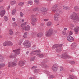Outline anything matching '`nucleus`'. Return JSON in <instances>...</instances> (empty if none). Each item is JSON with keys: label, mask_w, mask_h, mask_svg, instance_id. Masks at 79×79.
I'll return each mask as SVG.
<instances>
[{"label": "nucleus", "mask_w": 79, "mask_h": 79, "mask_svg": "<svg viewBox=\"0 0 79 79\" xmlns=\"http://www.w3.org/2000/svg\"><path fill=\"white\" fill-rule=\"evenodd\" d=\"M23 30H25L26 31H28L30 29V26L29 25H27L25 27L23 28Z\"/></svg>", "instance_id": "nucleus-18"}, {"label": "nucleus", "mask_w": 79, "mask_h": 79, "mask_svg": "<svg viewBox=\"0 0 79 79\" xmlns=\"http://www.w3.org/2000/svg\"><path fill=\"white\" fill-rule=\"evenodd\" d=\"M6 13V12L5 10H2L0 13V15L1 17H3L5 15Z\"/></svg>", "instance_id": "nucleus-17"}, {"label": "nucleus", "mask_w": 79, "mask_h": 79, "mask_svg": "<svg viewBox=\"0 0 79 79\" xmlns=\"http://www.w3.org/2000/svg\"><path fill=\"white\" fill-rule=\"evenodd\" d=\"M16 2L15 1H13L10 2V4L11 5H14V4H15Z\"/></svg>", "instance_id": "nucleus-30"}, {"label": "nucleus", "mask_w": 79, "mask_h": 79, "mask_svg": "<svg viewBox=\"0 0 79 79\" xmlns=\"http://www.w3.org/2000/svg\"><path fill=\"white\" fill-rule=\"evenodd\" d=\"M67 39L68 41L69 42H73V41H74V38L70 35H69L67 37Z\"/></svg>", "instance_id": "nucleus-14"}, {"label": "nucleus", "mask_w": 79, "mask_h": 79, "mask_svg": "<svg viewBox=\"0 0 79 79\" xmlns=\"http://www.w3.org/2000/svg\"><path fill=\"white\" fill-rule=\"evenodd\" d=\"M23 45L26 48H29L31 46V42L29 41H25L23 43Z\"/></svg>", "instance_id": "nucleus-6"}, {"label": "nucleus", "mask_w": 79, "mask_h": 79, "mask_svg": "<svg viewBox=\"0 0 79 79\" xmlns=\"http://www.w3.org/2000/svg\"><path fill=\"white\" fill-rule=\"evenodd\" d=\"M24 61H19V64L20 66H23L24 64Z\"/></svg>", "instance_id": "nucleus-21"}, {"label": "nucleus", "mask_w": 79, "mask_h": 79, "mask_svg": "<svg viewBox=\"0 0 79 79\" xmlns=\"http://www.w3.org/2000/svg\"><path fill=\"white\" fill-rule=\"evenodd\" d=\"M37 21V19L36 18H35L31 19V21L33 23H36Z\"/></svg>", "instance_id": "nucleus-23"}, {"label": "nucleus", "mask_w": 79, "mask_h": 79, "mask_svg": "<svg viewBox=\"0 0 79 79\" xmlns=\"http://www.w3.org/2000/svg\"><path fill=\"white\" fill-rule=\"evenodd\" d=\"M63 8L64 10H66V6H63Z\"/></svg>", "instance_id": "nucleus-49"}, {"label": "nucleus", "mask_w": 79, "mask_h": 79, "mask_svg": "<svg viewBox=\"0 0 79 79\" xmlns=\"http://www.w3.org/2000/svg\"><path fill=\"white\" fill-rule=\"evenodd\" d=\"M37 68V66H33L31 68V69H35Z\"/></svg>", "instance_id": "nucleus-43"}, {"label": "nucleus", "mask_w": 79, "mask_h": 79, "mask_svg": "<svg viewBox=\"0 0 79 79\" xmlns=\"http://www.w3.org/2000/svg\"><path fill=\"white\" fill-rule=\"evenodd\" d=\"M69 78L67 79H77V77H75L74 76L71 75H69Z\"/></svg>", "instance_id": "nucleus-20"}, {"label": "nucleus", "mask_w": 79, "mask_h": 79, "mask_svg": "<svg viewBox=\"0 0 79 79\" xmlns=\"http://www.w3.org/2000/svg\"><path fill=\"white\" fill-rule=\"evenodd\" d=\"M70 18L74 21H75L76 23L77 21H79V17L77 15V14L75 12H73V14L71 15Z\"/></svg>", "instance_id": "nucleus-4"}, {"label": "nucleus", "mask_w": 79, "mask_h": 79, "mask_svg": "<svg viewBox=\"0 0 79 79\" xmlns=\"http://www.w3.org/2000/svg\"><path fill=\"white\" fill-rule=\"evenodd\" d=\"M27 23V22H26L23 23L21 25V27H23V26H24V25H26Z\"/></svg>", "instance_id": "nucleus-39"}, {"label": "nucleus", "mask_w": 79, "mask_h": 79, "mask_svg": "<svg viewBox=\"0 0 79 79\" xmlns=\"http://www.w3.org/2000/svg\"><path fill=\"white\" fill-rule=\"evenodd\" d=\"M47 0V1H52V0Z\"/></svg>", "instance_id": "nucleus-63"}, {"label": "nucleus", "mask_w": 79, "mask_h": 79, "mask_svg": "<svg viewBox=\"0 0 79 79\" xmlns=\"http://www.w3.org/2000/svg\"><path fill=\"white\" fill-rule=\"evenodd\" d=\"M63 44H55L52 46V48L53 49L56 48V52L59 53V52H61V50H62V48H61Z\"/></svg>", "instance_id": "nucleus-2"}, {"label": "nucleus", "mask_w": 79, "mask_h": 79, "mask_svg": "<svg viewBox=\"0 0 79 79\" xmlns=\"http://www.w3.org/2000/svg\"><path fill=\"white\" fill-rule=\"evenodd\" d=\"M70 27H74V25H73V24H72V23H70Z\"/></svg>", "instance_id": "nucleus-42"}, {"label": "nucleus", "mask_w": 79, "mask_h": 79, "mask_svg": "<svg viewBox=\"0 0 79 79\" xmlns=\"http://www.w3.org/2000/svg\"><path fill=\"white\" fill-rule=\"evenodd\" d=\"M0 26H2V23H0Z\"/></svg>", "instance_id": "nucleus-64"}, {"label": "nucleus", "mask_w": 79, "mask_h": 79, "mask_svg": "<svg viewBox=\"0 0 79 79\" xmlns=\"http://www.w3.org/2000/svg\"><path fill=\"white\" fill-rule=\"evenodd\" d=\"M3 0H0V2H2Z\"/></svg>", "instance_id": "nucleus-61"}, {"label": "nucleus", "mask_w": 79, "mask_h": 79, "mask_svg": "<svg viewBox=\"0 0 79 79\" xmlns=\"http://www.w3.org/2000/svg\"><path fill=\"white\" fill-rule=\"evenodd\" d=\"M36 3H39V2L38 0H35L34 1Z\"/></svg>", "instance_id": "nucleus-44"}, {"label": "nucleus", "mask_w": 79, "mask_h": 79, "mask_svg": "<svg viewBox=\"0 0 79 79\" xmlns=\"http://www.w3.org/2000/svg\"><path fill=\"white\" fill-rule=\"evenodd\" d=\"M43 35V33H38L37 35V36L38 37H42Z\"/></svg>", "instance_id": "nucleus-26"}, {"label": "nucleus", "mask_w": 79, "mask_h": 79, "mask_svg": "<svg viewBox=\"0 0 79 79\" xmlns=\"http://www.w3.org/2000/svg\"><path fill=\"white\" fill-rule=\"evenodd\" d=\"M28 53H29V52L27 51L26 52L27 55H28Z\"/></svg>", "instance_id": "nucleus-59"}, {"label": "nucleus", "mask_w": 79, "mask_h": 79, "mask_svg": "<svg viewBox=\"0 0 79 79\" xmlns=\"http://www.w3.org/2000/svg\"><path fill=\"white\" fill-rule=\"evenodd\" d=\"M16 22H14L13 24V26L14 27H15V26H16Z\"/></svg>", "instance_id": "nucleus-45"}, {"label": "nucleus", "mask_w": 79, "mask_h": 79, "mask_svg": "<svg viewBox=\"0 0 79 79\" xmlns=\"http://www.w3.org/2000/svg\"><path fill=\"white\" fill-rule=\"evenodd\" d=\"M20 15L21 17H23L24 15V14L23 13V12H20Z\"/></svg>", "instance_id": "nucleus-40"}, {"label": "nucleus", "mask_w": 79, "mask_h": 79, "mask_svg": "<svg viewBox=\"0 0 79 79\" xmlns=\"http://www.w3.org/2000/svg\"><path fill=\"white\" fill-rule=\"evenodd\" d=\"M10 9V6H8L7 7V10H9Z\"/></svg>", "instance_id": "nucleus-56"}, {"label": "nucleus", "mask_w": 79, "mask_h": 79, "mask_svg": "<svg viewBox=\"0 0 79 79\" xmlns=\"http://www.w3.org/2000/svg\"><path fill=\"white\" fill-rule=\"evenodd\" d=\"M39 64L42 66L43 68H45L47 67V65L45 64V61H44V60L41 62V63H39Z\"/></svg>", "instance_id": "nucleus-8"}, {"label": "nucleus", "mask_w": 79, "mask_h": 79, "mask_svg": "<svg viewBox=\"0 0 79 79\" xmlns=\"http://www.w3.org/2000/svg\"><path fill=\"white\" fill-rule=\"evenodd\" d=\"M40 70L39 69H36L34 70V73H39V72Z\"/></svg>", "instance_id": "nucleus-29"}, {"label": "nucleus", "mask_w": 79, "mask_h": 79, "mask_svg": "<svg viewBox=\"0 0 79 79\" xmlns=\"http://www.w3.org/2000/svg\"><path fill=\"white\" fill-rule=\"evenodd\" d=\"M49 19H44L43 20L44 21H48L49 20Z\"/></svg>", "instance_id": "nucleus-48"}, {"label": "nucleus", "mask_w": 79, "mask_h": 79, "mask_svg": "<svg viewBox=\"0 0 79 79\" xmlns=\"http://www.w3.org/2000/svg\"><path fill=\"white\" fill-rule=\"evenodd\" d=\"M66 10H70V7L66 6Z\"/></svg>", "instance_id": "nucleus-46"}, {"label": "nucleus", "mask_w": 79, "mask_h": 79, "mask_svg": "<svg viewBox=\"0 0 79 79\" xmlns=\"http://www.w3.org/2000/svg\"><path fill=\"white\" fill-rule=\"evenodd\" d=\"M77 46V44L76 43H73L71 45V47L73 48H75Z\"/></svg>", "instance_id": "nucleus-22"}, {"label": "nucleus", "mask_w": 79, "mask_h": 79, "mask_svg": "<svg viewBox=\"0 0 79 79\" xmlns=\"http://www.w3.org/2000/svg\"><path fill=\"white\" fill-rule=\"evenodd\" d=\"M62 56L61 57L64 59H66V58H71V56L68 55L66 53H65L62 54Z\"/></svg>", "instance_id": "nucleus-10"}, {"label": "nucleus", "mask_w": 79, "mask_h": 79, "mask_svg": "<svg viewBox=\"0 0 79 79\" xmlns=\"http://www.w3.org/2000/svg\"><path fill=\"white\" fill-rule=\"evenodd\" d=\"M47 25L48 26H50L52 25V23L50 22H49L47 23Z\"/></svg>", "instance_id": "nucleus-31"}, {"label": "nucleus", "mask_w": 79, "mask_h": 79, "mask_svg": "<svg viewBox=\"0 0 79 79\" xmlns=\"http://www.w3.org/2000/svg\"><path fill=\"white\" fill-rule=\"evenodd\" d=\"M5 66V64L3 63H2L0 64V68H3L4 66Z\"/></svg>", "instance_id": "nucleus-27"}, {"label": "nucleus", "mask_w": 79, "mask_h": 79, "mask_svg": "<svg viewBox=\"0 0 79 79\" xmlns=\"http://www.w3.org/2000/svg\"><path fill=\"white\" fill-rule=\"evenodd\" d=\"M36 55L37 56H38L40 58H42L44 57V54H39V53H37V54H36Z\"/></svg>", "instance_id": "nucleus-16"}, {"label": "nucleus", "mask_w": 79, "mask_h": 79, "mask_svg": "<svg viewBox=\"0 0 79 79\" xmlns=\"http://www.w3.org/2000/svg\"><path fill=\"white\" fill-rule=\"evenodd\" d=\"M40 52H41L40 50L39 49V50H36L35 51L32 52H31L30 55L31 56H32L33 55H36V54H37V53H40Z\"/></svg>", "instance_id": "nucleus-12"}, {"label": "nucleus", "mask_w": 79, "mask_h": 79, "mask_svg": "<svg viewBox=\"0 0 79 79\" xmlns=\"http://www.w3.org/2000/svg\"><path fill=\"white\" fill-rule=\"evenodd\" d=\"M34 60H35V57H32L31 58L30 61H34Z\"/></svg>", "instance_id": "nucleus-34"}, {"label": "nucleus", "mask_w": 79, "mask_h": 79, "mask_svg": "<svg viewBox=\"0 0 79 79\" xmlns=\"http://www.w3.org/2000/svg\"><path fill=\"white\" fill-rule=\"evenodd\" d=\"M0 59L2 60H3V59H4V57H3V56H0Z\"/></svg>", "instance_id": "nucleus-47"}, {"label": "nucleus", "mask_w": 79, "mask_h": 79, "mask_svg": "<svg viewBox=\"0 0 79 79\" xmlns=\"http://www.w3.org/2000/svg\"><path fill=\"white\" fill-rule=\"evenodd\" d=\"M62 32L63 34L64 35H65V34H66V31H62Z\"/></svg>", "instance_id": "nucleus-52"}, {"label": "nucleus", "mask_w": 79, "mask_h": 79, "mask_svg": "<svg viewBox=\"0 0 79 79\" xmlns=\"http://www.w3.org/2000/svg\"><path fill=\"white\" fill-rule=\"evenodd\" d=\"M50 77L52 79H53V78H54V77H55V76L53 75H51L50 76Z\"/></svg>", "instance_id": "nucleus-50"}, {"label": "nucleus", "mask_w": 79, "mask_h": 79, "mask_svg": "<svg viewBox=\"0 0 79 79\" xmlns=\"http://www.w3.org/2000/svg\"><path fill=\"white\" fill-rule=\"evenodd\" d=\"M3 46H6V45H13V43L10 41H6L3 44Z\"/></svg>", "instance_id": "nucleus-11"}, {"label": "nucleus", "mask_w": 79, "mask_h": 79, "mask_svg": "<svg viewBox=\"0 0 79 79\" xmlns=\"http://www.w3.org/2000/svg\"><path fill=\"white\" fill-rule=\"evenodd\" d=\"M9 34L10 35H13V31L12 30H10L9 31Z\"/></svg>", "instance_id": "nucleus-37"}, {"label": "nucleus", "mask_w": 79, "mask_h": 79, "mask_svg": "<svg viewBox=\"0 0 79 79\" xmlns=\"http://www.w3.org/2000/svg\"><path fill=\"white\" fill-rule=\"evenodd\" d=\"M31 23L32 24L33 26H35V23Z\"/></svg>", "instance_id": "nucleus-58"}, {"label": "nucleus", "mask_w": 79, "mask_h": 79, "mask_svg": "<svg viewBox=\"0 0 79 79\" xmlns=\"http://www.w3.org/2000/svg\"><path fill=\"white\" fill-rule=\"evenodd\" d=\"M74 10L76 11H79V7L77 6H75L74 7Z\"/></svg>", "instance_id": "nucleus-24"}, {"label": "nucleus", "mask_w": 79, "mask_h": 79, "mask_svg": "<svg viewBox=\"0 0 79 79\" xmlns=\"http://www.w3.org/2000/svg\"><path fill=\"white\" fill-rule=\"evenodd\" d=\"M16 13V10L14 9L12 11V15H14V14H15Z\"/></svg>", "instance_id": "nucleus-38"}, {"label": "nucleus", "mask_w": 79, "mask_h": 79, "mask_svg": "<svg viewBox=\"0 0 79 79\" xmlns=\"http://www.w3.org/2000/svg\"><path fill=\"white\" fill-rule=\"evenodd\" d=\"M39 7H37L36 8H34L33 10L34 11H39Z\"/></svg>", "instance_id": "nucleus-25"}, {"label": "nucleus", "mask_w": 79, "mask_h": 79, "mask_svg": "<svg viewBox=\"0 0 79 79\" xmlns=\"http://www.w3.org/2000/svg\"><path fill=\"white\" fill-rule=\"evenodd\" d=\"M2 36L0 35V39H1V38H2Z\"/></svg>", "instance_id": "nucleus-62"}, {"label": "nucleus", "mask_w": 79, "mask_h": 79, "mask_svg": "<svg viewBox=\"0 0 79 79\" xmlns=\"http://www.w3.org/2000/svg\"><path fill=\"white\" fill-rule=\"evenodd\" d=\"M60 71H63V68L62 67H60Z\"/></svg>", "instance_id": "nucleus-51"}, {"label": "nucleus", "mask_w": 79, "mask_h": 79, "mask_svg": "<svg viewBox=\"0 0 79 79\" xmlns=\"http://www.w3.org/2000/svg\"><path fill=\"white\" fill-rule=\"evenodd\" d=\"M57 8V6L56 5H55L53 6L52 8V11L55 14L57 15H59L61 13V10L59 9H56Z\"/></svg>", "instance_id": "nucleus-3"}, {"label": "nucleus", "mask_w": 79, "mask_h": 79, "mask_svg": "<svg viewBox=\"0 0 79 79\" xmlns=\"http://www.w3.org/2000/svg\"><path fill=\"white\" fill-rule=\"evenodd\" d=\"M60 17V15L59 14H55L54 15V20L56 21H57L58 20V18Z\"/></svg>", "instance_id": "nucleus-15"}, {"label": "nucleus", "mask_w": 79, "mask_h": 79, "mask_svg": "<svg viewBox=\"0 0 79 79\" xmlns=\"http://www.w3.org/2000/svg\"><path fill=\"white\" fill-rule=\"evenodd\" d=\"M66 30H67V28H64V31H66Z\"/></svg>", "instance_id": "nucleus-57"}, {"label": "nucleus", "mask_w": 79, "mask_h": 79, "mask_svg": "<svg viewBox=\"0 0 79 79\" xmlns=\"http://www.w3.org/2000/svg\"><path fill=\"white\" fill-rule=\"evenodd\" d=\"M58 65L56 64H54L52 67V69L54 71H56L58 70Z\"/></svg>", "instance_id": "nucleus-9"}, {"label": "nucleus", "mask_w": 79, "mask_h": 79, "mask_svg": "<svg viewBox=\"0 0 79 79\" xmlns=\"http://www.w3.org/2000/svg\"><path fill=\"white\" fill-rule=\"evenodd\" d=\"M8 19V17L6 16H5L4 17V19L5 21H7Z\"/></svg>", "instance_id": "nucleus-33"}, {"label": "nucleus", "mask_w": 79, "mask_h": 79, "mask_svg": "<svg viewBox=\"0 0 79 79\" xmlns=\"http://www.w3.org/2000/svg\"><path fill=\"white\" fill-rule=\"evenodd\" d=\"M9 67H12V66H16L17 64L16 63L12 62H9L8 63Z\"/></svg>", "instance_id": "nucleus-13"}, {"label": "nucleus", "mask_w": 79, "mask_h": 79, "mask_svg": "<svg viewBox=\"0 0 79 79\" xmlns=\"http://www.w3.org/2000/svg\"><path fill=\"white\" fill-rule=\"evenodd\" d=\"M74 31H75V32L76 34H78V32H79V27H77L76 28H75Z\"/></svg>", "instance_id": "nucleus-19"}, {"label": "nucleus", "mask_w": 79, "mask_h": 79, "mask_svg": "<svg viewBox=\"0 0 79 79\" xmlns=\"http://www.w3.org/2000/svg\"><path fill=\"white\" fill-rule=\"evenodd\" d=\"M70 35H73V32L72 31H70L69 32Z\"/></svg>", "instance_id": "nucleus-53"}, {"label": "nucleus", "mask_w": 79, "mask_h": 79, "mask_svg": "<svg viewBox=\"0 0 79 79\" xmlns=\"http://www.w3.org/2000/svg\"><path fill=\"white\" fill-rule=\"evenodd\" d=\"M31 18H34V17H35V15H31Z\"/></svg>", "instance_id": "nucleus-54"}, {"label": "nucleus", "mask_w": 79, "mask_h": 79, "mask_svg": "<svg viewBox=\"0 0 79 79\" xmlns=\"http://www.w3.org/2000/svg\"><path fill=\"white\" fill-rule=\"evenodd\" d=\"M12 19L13 21H15V18H12Z\"/></svg>", "instance_id": "nucleus-55"}, {"label": "nucleus", "mask_w": 79, "mask_h": 79, "mask_svg": "<svg viewBox=\"0 0 79 79\" xmlns=\"http://www.w3.org/2000/svg\"><path fill=\"white\" fill-rule=\"evenodd\" d=\"M53 34V31L52 29H50L48 31L46 32L45 35L46 37H51Z\"/></svg>", "instance_id": "nucleus-5"}, {"label": "nucleus", "mask_w": 79, "mask_h": 79, "mask_svg": "<svg viewBox=\"0 0 79 79\" xmlns=\"http://www.w3.org/2000/svg\"><path fill=\"white\" fill-rule=\"evenodd\" d=\"M23 37H24V38H26V37H27V32L24 33L23 35Z\"/></svg>", "instance_id": "nucleus-36"}, {"label": "nucleus", "mask_w": 79, "mask_h": 79, "mask_svg": "<svg viewBox=\"0 0 79 79\" xmlns=\"http://www.w3.org/2000/svg\"><path fill=\"white\" fill-rule=\"evenodd\" d=\"M28 5H29L30 4V5H32V1H28Z\"/></svg>", "instance_id": "nucleus-32"}, {"label": "nucleus", "mask_w": 79, "mask_h": 79, "mask_svg": "<svg viewBox=\"0 0 79 79\" xmlns=\"http://www.w3.org/2000/svg\"><path fill=\"white\" fill-rule=\"evenodd\" d=\"M19 5V6H23V5H24V3L23 2H20Z\"/></svg>", "instance_id": "nucleus-35"}, {"label": "nucleus", "mask_w": 79, "mask_h": 79, "mask_svg": "<svg viewBox=\"0 0 79 79\" xmlns=\"http://www.w3.org/2000/svg\"><path fill=\"white\" fill-rule=\"evenodd\" d=\"M20 51L21 49H20L13 50L12 52L14 53L10 55L9 57H10V58H15L17 55H19V54H20Z\"/></svg>", "instance_id": "nucleus-1"}, {"label": "nucleus", "mask_w": 79, "mask_h": 79, "mask_svg": "<svg viewBox=\"0 0 79 79\" xmlns=\"http://www.w3.org/2000/svg\"><path fill=\"white\" fill-rule=\"evenodd\" d=\"M44 73H45L47 74H50V72H49V71H47V70H45L44 71Z\"/></svg>", "instance_id": "nucleus-28"}, {"label": "nucleus", "mask_w": 79, "mask_h": 79, "mask_svg": "<svg viewBox=\"0 0 79 79\" xmlns=\"http://www.w3.org/2000/svg\"><path fill=\"white\" fill-rule=\"evenodd\" d=\"M69 63H70L71 64H75V62L74 61H71Z\"/></svg>", "instance_id": "nucleus-41"}, {"label": "nucleus", "mask_w": 79, "mask_h": 79, "mask_svg": "<svg viewBox=\"0 0 79 79\" xmlns=\"http://www.w3.org/2000/svg\"><path fill=\"white\" fill-rule=\"evenodd\" d=\"M22 22H24V19H22Z\"/></svg>", "instance_id": "nucleus-60"}, {"label": "nucleus", "mask_w": 79, "mask_h": 79, "mask_svg": "<svg viewBox=\"0 0 79 79\" xmlns=\"http://www.w3.org/2000/svg\"><path fill=\"white\" fill-rule=\"evenodd\" d=\"M40 11L44 15H45L47 14V9H46V8L45 7L41 8L40 9Z\"/></svg>", "instance_id": "nucleus-7"}]
</instances>
